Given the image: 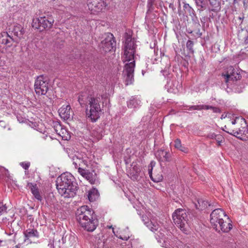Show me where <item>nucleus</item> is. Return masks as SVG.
<instances>
[{
  "label": "nucleus",
  "instance_id": "obj_25",
  "mask_svg": "<svg viewBox=\"0 0 248 248\" xmlns=\"http://www.w3.org/2000/svg\"><path fill=\"white\" fill-rule=\"evenodd\" d=\"M70 9L68 7H65L62 5H59L57 10L58 13L61 15L64 14L65 16L68 14V11Z\"/></svg>",
  "mask_w": 248,
  "mask_h": 248
},
{
  "label": "nucleus",
  "instance_id": "obj_37",
  "mask_svg": "<svg viewBox=\"0 0 248 248\" xmlns=\"http://www.w3.org/2000/svg\"><path fill=\"white\" fill-rule=\"evenodd\" d=\"M174 147L175 148L179 149V148L182 147L181 141L180 139H177L174 141Z\"/></svg>",
  "mask_w": 248,
  "mask_h": 248
},
{
  "label": "nucleus",
  "instance_id": "obj_3",
  "mask_svg": "<svg viewBox=\"0 0 248 248\" xmlns=\"http://www.w3.org/2000/svg\"><path fill=\"white\" fill-rule=\"evenodd\" d=\"M93 214V211L87 205L82 206L77 209L76 212V220L84 230L92 232L98 226V220Z\"/></svg>",
  "mask_w": 248,
  "mask_h": 248
},
{
  "label": "nucleus",
  "instance_id": "obj_28",
  "mask_svg": "<svg viewBox=\"0 0 248 248\" xmlns=\"http://www.w3.org/2000/svg\"><path fill=\"white\" fill-rule=\"evenodd\" d=\"M85 178L88 180L91 184H94L96 179L95 175L89 171L86 174Z\"/></svg>",
  "mask_w": 248,
  "mask_h": 248
},
{
  "label": "nucleus",
  "instance_id": "obj_8",
  "mask_svg": "<svg viewBox=\"0 0 248 248\" xmlns=\"http://www.w3.org/2000/svg\"><path fill=\"white\" fill-rule=\"evenodd\" d=\"M54 21L51 16L40 17L33 19L32 26L33 28L40 31L49 30L52 27Z\"/></svg>",
  "mask_w": 248,
  "mask_h": 248
},
{
  "label": "nucleus",
  "instance_id": "obj_17",
  "mask_svg": "<svg viewBox=\"0 0 248 248\" xmlns=\"http://www.w3.org/2000/svg\"><path fill=\"white\" fill-rule=\"evenodd\" d=\"M63 243V237L57 234L54 236L52 243L48 244V247L50 248H61Z\"/></svg>",
  "mask_w": 248,
  "mask_h": 248
},
{
  "label": "nucleus",
  "instance_id": "obj_19",
  "mask_svg": "<svg viewBox=\"0 0 248 248\" xmlns=\"http://www.w3.org/2000/svg\"><path fill=\"white\" fill-rule=\"evenodd\" d=\"M195 205L197 209L200 210L207 209V210H209L211 204L206 200L202 199H199L198 200L197 203H196Z\"/></svg>",
  "mask_w": 248,
  "mask_h": 248
},
{
  "label": "nucleus",
  "instance_id": "obj_36",
  "mask_svg": "<svg viewBox=\"0 0 248 248\" xmlns=\"http://www.w3.org/2000/svg\"><path fill=\"white\" fill-rule=\"evenodd\" d=\"M208 105H195V110H200L202 109H208Z\"/></svg>",
  "mask_w": 248,
  "mask_h": 248
},
{
  "label": "nucleus",
  "instance_id": "obj_38",
  "mask_svg": "<svg viewBox=\"0 0 248 248\" xmlns=\"http://www.w3.org/2000/svg\"><path fill=\"white\" fill-rule=\"evenodd\" d=\"M20 165L25 170H28L30 166V163L29 162H21Z\"/></svg>",
  "mask_w": 248,
  "mask_h": 248
},
{
  "label": "nucleus",
  "instance_id": "obj_7",
  "mask_svg": "<svg viewBox=\"0 0 248 248\" xmlns=\"http://www.w3.org/2000/svg\"><path fill=\"white\" fill-rule=\"evenodd\" d=\"M175 224L184 232L186 233L188 228V214L184 209L178 208L172 214Z\"/></svg>",
  "mask_w": 248,
  "mask_h": 248
},
{
  "label": "nucleus",
  "instance_id": "obj_50",
  "mask_svg": "<svg viewBox=\"0 0 248 248\" xmlns=\"http://www.w3.org/2000/svg\"><path fill=\"white\" fill-rule=\"evenodd\" d=\"M184 8L185 9L188 8V9H189V10L191 9V7L189 6V4H185L184 6Z\"/></svg>",
  "mask_w": 248,
  "mask_h": 248
},
{
  "label": "nucleus",
  "instance_id": "obj_39",
  "mask_svg": "<svg viewBox=\"0 0 248 248\" xmlns=\"http://www.w3.org/2000/svg\"><path fill=\"white\" fill-rule=\"evenodd\" d=\"M7 210V207L6 204H4L2 202H0V215L4 212H6Z\"/></svg>",
  "mask_w": 248,
  "mask_h": 248
},
{
  "label": "nucleus",
  "instance_id": "obj_47",
  "mask_svg": "<svg viewBox=\"0 0 248 248\" xmlns=\"http://www.w3.org/2000/svg\"><path fill=\"white\" fill-rule=\"evenodd\" d=\"M187 109L189 110H195V105L188 106Z\"/></svg>",
  "mask_w": 248,
  "mask_h": 248
},
{
  "label": "nucleus",
  "instance_id": "obj_11",
  "mask_svg": "<svg viewBox=\"0 0 248 248\" xmlns=\"http://www.w3.org/2000/svg\"><path fill=\"white\" fill-rule=\"evenodd\" d=\"M116 42L113 35L108 33L104 40L101 42V47L105 52H109L115 48Z\"/></svg>",
  "mask_w": 248,
  "mask_h": 248
},
{
  "label": "nucleus",
  "instance_id": "obj_41",
  "mask_svg": "<svg viewBox=\"0 0 248 248\" xmlns=\"http://www.w3.org/2000/svg\"><path fill=\"white\" fill-rule=\"evenodd\" d=\"M217 137V134H215V133H213V132H210L207 135V137L208 138L211 139H216Z\"/></svg>",
  "mask_w": 248,
  "mask_h": 248
},
{
  "label": "nucleus",
  "instance_id": "obj_1",
  "mask_svg": "<svg viewBox=\"0 0 248 248\" xmlns=\"http://www.w3.org/2000/svg\"><path fill=\"white\" fill-rule=\"evenodd\" d=\"M136 45L134 41L130 37L126 39L123 48L124 55L122 57L124 62H127L124 65L123 75L124 78V83L126 85L132 84L134 82V72L135 67L134 55Z\"/></svg>",
  "mask_w": 248,
  "mask_h": 248
},
{
  "label": "nucleus",
  "instance_id": "obj_32",
  "mask_svg": "<svg viewBox=\"0 0 248 248\" xmlns=\"http://www.w3.org/2000/svg\"><path fill=\"white\" fill-rule=\"evenodd\" d=\"M222 130L227 132V133H229L232 135V134L234 131V127H230L229 125H225L224 127L222 128Z\"/></svg>",
  "mask_w": 248,
  "mask_h": 248
},
{
  "label": "nucleus",
  "instance_id": "obj_49",
  "mask_svg": "<svg viewBox=\"0 0 248 248\" xmlns=\"http://www.w3.org/2000/svg\"><path fill=\"white\" fill-rule=\"evenodd\" d=\"M119 238L120 239H121L123 240H127L129 238V237H126V236H124V237L120 236Z\"/></svg>",
  "mask_w": 248,
  "mask_h": 248
},
{
  "label": "nucleus",
  "instance_id": "obj_45",
  "mask_svg": "<svg viewBox=\"0 0 248 248\" xmlns=\"http://www.w3.org/2000/svg\"><path fill=\"white\" fill-rule=\"evenodd\" d=\"M104 243L103 242L102 243L100 244H97V248H104Z\"/></svg>",
  "mask_w": 248,
  "mask_h": 248
},
{
  "label": "nucleus",
  "instance_id": "obj_21",
  "mask_svg": "<svg viewBox=\"0 0 248 248\" xmlns=\"http://www.w3.org/2000/svg\"><path fill=\"white\" fill-rule=\"evenodd\" d=\"M12 32L18 38H21L24 34L25 31L21 25L16 24L14 26Z\"/></svg>",
  "mask_w": 248,
  "mask_h": 248
},
{
  "label": "nucleus",
  "instance_id": "obj_14",
  "mask_svg": "<svg viewBox=\"0 0 248 248\" xmlns=\"http://www.w3.org/2000/svg\"><path fill=\"white\" fill-rule=\"evenodd\" d=\"M155 237L157 240L158 242L160 243L161 245L164 247V244L166 243L167 240L166 234L168 232V231L165 228H160L158 231V230L156 231Z\"/></svg>",
  "mask_w": 248,
  "mask_h": 248
},
{
  "label": "nucleus",
  "instance_id": "obj_20",
  "mask_svg": "<svg viewBox=\"0 0 248 248\" xmlns=\"http://www.w3.org/2000/svg\"><path fill=\"white\" fill-rule=\"evenodd\" d=\"M28 186L29 188L31 189V192L34 197L38 201H41L42 200V197L40 194L39 189L37 187L36 184H33L32 183H29Z\"/></svg>",
  "mask_w": 248,
  "mask_h": 248
},
{
  "label": "nucleus",
  "instance_id": "obj_12",
  "mask_svg": "<svg viewBox=\"0 0 248 248\" xmlns=\"http://www.w3.org/2000/svg\"><path fill=\"white\" fill-rule=\"evenodd\" d=\"M225 82L228 84L230 81H236L240 79L241 76L235 72L234 68L232 66H229L227 69L226 74L224 75Z\"/></svg>",
  "mask_w": 248,
  "mask_h": 248
},
{
  "label": "nucleus",
  "instance_id": "obj_30",
  "mask_svg": "<svg viewBox=\"0 0 248 248\" xmlns=\"http://www.w3.org/2000/svg\"><path fill=\"white\" fill-rule=\"evenodd\" d=\"M82 155H81L78 154V155H75L74 156H73V164L75 165V167L78 168V165H79V159L80 158V157H82Z\"/></svg>",
  "mask_w": 248,
  "mask_h": 248
},
{
  "label": "nucleus",
  "instance_id": "obj_53",
  "mask_svg": "<svg viewBox=\"0 0 248 248\" xmlns=\"http://www.w3.org/2000/svg\"><path fill=\"white\" fill-rule=\"evenodd\" d=\"M15 248H19L18 247V246H16L15 247Z\"/></svg>",
  "mask_w": 248,
  "mask_h": 248
},
{
  "label": "nucleus",
  "instance_id": "obj_24",
  "mask_svg": "<svg viewBox=\"0 0 248 248\" xmlns=\"http://www.w3.org/2000/svg\"><path fill=\"white\" fill-rule=\"evenodd\" d=\"M24 234L25 235V237L27 239H29L30 238L32 237H39V234L36 230L29 228L27 230H26L24 232Z\"/></svg>",
  "mask_w": 248,
  "mask_h": 248
},
{
  "label": "nucleus",
  "instance_id": "obj_48",
  "mask_svg": "<svg viewBox=\"0 0 248 248\" xmlns=\"http://www.w3.org/2000/svg\"><path fill=\"white\" fill-rule=\"evenodd\" d=\"M5 170L8 171V170H6L5 168L0 166V172H3Z\"/></svg>",
  "mask_w": 248,
  "mask_h": 248
},
{
  "label": "nucleus",
  "instance_id": "obj_31",
  "mask_svg": "<svg viewBox=\"0 0 248 248\" xmlns=\"http://www.w3.org/2000/svg\"><path fill=\"white\" fill-rule=\"evenodd\" d=\"M197 6L200 8V10L202 11V9L205 7L206 3L204 0H195Z\"/></svg>",
  "mask_w": 248,
  "mask_h": 248
},
{
  "label": "nucleus",
  "instance_id": "obj_40",
  "mask_svg": "<svg viewBox=\"0 0 248 248\" xmlns=\"http://www.w3.org/2000/svg\"><path fill=\"white\" fill-rule=\"evenodd\" d=\"M208 107H209L208 109H211L212 110L213 112L214 113H220V109L217 107H214L208 105Z\"/></svg>",
  "mask_w": 248,
  "mask_h": 248
},
{
  "label": "nucleus",
  "instance_id": "obj_15",
  "mask_svg": "<svg viewBox=\"0 0 248 248\" xmlns=\"http://www.w3.org/2000/svg\"><path fill=\"white\" fill-rule=\"evenodd\" d=\"M14 39L7 32H2L0 33V44L11 46Z\"/></svg>",
  "mask_w": 248,
  "mask_h": 248
},
{
  "label": "nucleus",
  "instance_id": "obj_26",
  "mask_svg": "<svg viewBox=\"0 0 248 248\" xmlns=\"http://www.w3.org/2000/svg\"><path fill=\"white\" fill-rule=\"evenodd\" d=\"M152 168H149L148 173L152 180L155 182H159L161 181L163 179V177L162 175H159L157 177H153L152 175Z\"/></svg>",
  "mask_w": 248,
  "mask_h": 248
},
{
  "label": "nucleus",
  "instance_id": "obj_13",
  "mask_svg": "<svg viewBox=\"0 0 248 248\" xmlns=\"http://www.w3.org/2000/svg\"><path fill=\"white\" fill-rule=\"evenodd\" d=\"M54 129L57 135L63 140H68L70 139L69 132L61 124H57L54 125Z\"/></svg>",
  "mask_w": 248,
  "mask_h": 248
},
{
  "label": "nucleus",
  "instance_id": "obj_27",
  "mask_svg": "<svg viewBox=\"0 0 248 248\" xmlns=\"http://www.w3.org/2000/svg\"><path fill=\"white\" fill-rule=\"evenodd\" d=\"M155 155L159 160H161V156L160 158H158V156L162 155L164 158V159L166 161L168 160V154L167 152L164 151V150H158L156 153Z\"/></svg>",
  "mask_w": 248,
  "mask_h": 248
},
{
  "label": "nucleus",
  "instance_id": "obj_23",
  "mask_svg": "<svg viewBox=\"0 0 248 248\" xmlns=\"http://www.w3.org/2000/svg\"><path fill=\"white\" fill-rule=\"evenodd\" d=\"M99 194L97 189L93 188L88 191V198L90 202L95 201L99 197Z\"/></svg>",
  "mask_w": 248,
  "mask_h": 248
},
{
  "label": "nucleus",
  "instance_id": "obj_52",
  "mask_svg": "<svg viewBox=\"0 0 248 248\" xmlns=\"http://www.w3.org/2000/svg\"><path fill=\"white\" fill-rule=\"evenodd\" d=\"M217 142L218 143V145L220 146V143H221V142Z\"/></svg>",
  "mask_w": 248,
  "mask_h": 248
},
{
  "label": "nucleus",
  "instance_id": "obj_54",
  "mask_svg": "<svg viewBox=\"0 0 248 248\" xmlns=\"http://www.w3.org/2000/svg\"><path fill=\"white\" fill-rule=\"evenodd\" d=\"M109 228H112V229H113V228H112V226H110Z\"/></svg>",
  "mask_w": 248,
  "mask_h": 248
},
{
  "label": "nucleus",
  "instance_id": "obj_51",
  "mask_svg": "<svg viewBox=\"0 0 248 248\" xmlns=\"http://www.w3.org/2000/svg\"><path fill=\"white\" fill-rule=\"evenodd\" d=\"M135 241L134 240H132V241L131 242V246L132 247V244H133V243Z\"/></svg>",
  "mask_w": 248,
  "mask_h": 248
},
{
  "label": "nucleus",
  "instance_id": "obj_9",
  "mask_svg": "<svg viewBox=\"0 0 248 248\" xmlns=\"http://www.w3.org/2000/svg\"><path fill=\"white\" fill-rule=\"evenodd\" d=\"M87 6L92 14L97 15L105 10L107 4L105 0H87Z\"/></svg>",
  "mask_w": 248,
  "mask_h": 248
},
{
  "label": "nucleus",
  "instance_id": "obj_33",
  "mask_svg": "<svg viewBox=\"0 0 248 248\" xmlns=\"http://www.w3.org/2000/svg\"><path fill=\"white\" fill-rule=\"evenodd\" d=\"M155 0H148L147 3V8L148 11L147 13L151 12L154 9V3Z\"/></svg>",
  "mask_w": 248,
  "mask_h": 248
},
{
  "label": "nucleus",
  "instance_id": "obj_18",
  "mask_svg": "<svg viewBox=\"0 0 248 248\" xmlns=\"http://www.w3.org/2000/svg\"><path fill=\"white\" fill-rule=\"evenodd\" d=\"M142 220L146 226L153 232H155L159 229V225L157 223H153L149 220L146 216H142L141 217Z\"/></svg>",
  "mask_w": 248,
  "mask_h": 248
},
{
  "label": "nucleus",
  "instance_id": "obj_46",
  "mask_svg": "<svg viewBox=\"0 0 248 248\" xmlns=\"http://www.w3.org/2000/svg\"><path fill=\"white\" fill-rule=\"evenodd\" d=\"M155 162L153 161H151L150 165H149V168H150L151 167V168H152L153 169V166H154L155 165Z\"/></svg>",
  "mask_w": 248,
  "mask_h": 248
},
{
  "label": "nucleus",
  "instance_id": "obj_2",
  "mask_svg": "<svg viewBox=\"0 0 248 248\" xmlns=\"http://www.w3.org/2000/svg\"><path fill=\"white\" fill-rule=\"evenodd\" d=\"M101 97L100 94H89L87 92L81 93L78 96L80 105L86 107V115L92 122H95L100 117Z\"/></svg>",
  "mask_w": 248,
  "mask_h": 248
},
{
  "label": "nucleus",
  "instance_id": "obj_16",
  "mask_svg": "<svg viewBox=\"0 0 248 248\" xmlns=\"http://www.w3.org/2000/svg\"><path fill=\"white\" fill-rule=\"evenodd\" d=\"M61 117L64 120H68L71 116V107L69 105L63 106L59 109Z\"/></svg>",
  "mask_w": 248,
  "mask_h": 248
},
{
  "label": "nucleus",
  "instance_id": "obj_10",
  "mask_svg": "<svg viewBox=\"0 0 248 248\" xmlns=\"http://www.w3.org/2000/svg\"><path fill=\"white\" fill-rule=\"evenodd\" d=\"M35 92L39 95H45L48 90V81L47 78L44 76L37 77L34 83Z\"/></svg>",
  "mask_w": 248,
  "mask_h": 248
},
{
  "label": "nucleus",
  "instance_id": "obj_44",
  "mask_svg": "<svg viewBox=\"0 0 248 248\" xmlns=\"http://www.w3.org/2000/svg\"><path fill=\"white\" fill-rule=\"evenodd\" d=\"M133 169V170H135L136 173H137V174H138L140 171V169L137 166H134Z\"/></svg>",
  "mask_w": 248,
  "mask_h": 248
},
{
  "label": "nucleus",
  "instance_id": "obj_35",
  "mask_svg": "<svg viewBox=\"0 0 248 248\" xmlns=\"http://www.w3.org/2000/svg\"><path fill=\"white\" fill-rule=\"evenodd\" d=\"M86 158H87V157L86 156V155H84V156H83L82 155V157H80V159H79V160H78V161H79L78 162H79L78 167L80 166H81L82 164H83L84 165H85L86 166H87V161L86 159Z\"/></svg>",
  "mask_w": 248,
  "mask_h": 248
},
{
  "label": "nucleus",
  "instance_id": "obj_22",
  "mask_svg": "<svg viewBox=\"0 0 248 248\" xmlns=\"http://www.w3.org/2000/svg\"><path fill=\"white\" fill-rule=\"evenodd\" d=\"M140 104V100L136 97L132 96L130 100L127 101V107L129 108H137Z\"/></svg>",
  "mask_w": 248,
  "mask_h": 248
},
{
  "label": "nucleus",
  "instance_id": "obj_43",
  "mask_svg": "<svg viewBox=\"0 0 248 248\" xmlns=\"http://www.w3.org/2000/svg\"><path fill=\"white\" fill-rule=\"evenodd\" d=\"M223 139H224L221 135H217V137H216V139H215V140H216V141L217 142H222V140H223Z\"/></svg>",
  "mask_w": 248,
  "mask_h": 248
},
{
  "label": "nucleus",
  "instance_id": "obj_29",
  "mask_svg": "<svg viewBox=\"0 0 248 248\" xmlns=\"http://www.w3.org/2000/svg\"><path fill=\"white\" fill-rule=\"evenodd\" d=\"M186 48L188 50L189 53L193 54L194 53L193 49V46L194 43L191 40H188L186 43Z\"/></svg>",
  "mask_w": 248,
  "mask_h": 248
},
{
  "label": "nucleus",
  "instance_id": "obj_34",
  "mask_svg": "<svg viewBox=\"0 0 248 248\" xmlns=\"http://www.w3.org/2000/svg\"><path fill=\"white\" fill-rule=\"evenodd\" d=\"M88 171H89L88 170L82 169L80 167L78 168V172L84 178H85L86 177V174H87Z\"/></svg>",
  "mask_w": 248,
  "mask_h": 248
},
{
  "label": "nucleus",
  "instance_id": "obj_5",
  "mask_svg": "<svg viewBox=\"0 0 248 248\" xmlns=\"http://www.w3.org/2000/svg\"><path fill=\"white\" fill-rule=\"evenodd\" d=\"M210 223L217 232H229L232 228V224L225 213L221 209L214 210L210 214Z\"/></svg>",
  "mask_w": 248,
  "mask_h": 248
},
{
  "label": "nucleus",
  "instance_id": "obj_6",
  "mask_svg": "<svg viewBox=\"0 0 248 248\" xmlns=\"http://www.w3.org/2000/svg\"><path fill=\"white\" fill-rule=\"evenodd\" d=\"M231 123L232 125L236 124L232 135L242 140H247L248 139V127L245 119L242 117H236Z\"/></svg>",
  "mask_w": 248,
  "mask_h": 248
},
{
  "label": "nucleus",
  "instance_id": "obj_42",
  "mask_svg": "<svg viewBox=\"0 0 248 248\" xmlns=\"http://www.w3.org/2000/svg\"><path fill=\"white\" fill-rule=\"evenodd\" d=\"M178 150L185 153H187L188 152V148L185 147V146H183L182 145V147L179 148Z\"/></svg>",
  "mask_w": 248,
  "mask_h": 248
},
{
  "label": "nucleus",
  "instance_id": "obj_4",
  "mask_svg": "<svg viewBox=\"0 0 248 248\" xmlns=\"http://www.w3.org/2000/svg\"><path fill=\"white\" fill-rule=\"evenodd\" d=\"M56 186L60 194L64 198H69L75 195L78 184L71 173L65 172L57 178Z\"/></svg>",
  "mask_w": 248,
  "mask_h": 248
}]
</instances>
